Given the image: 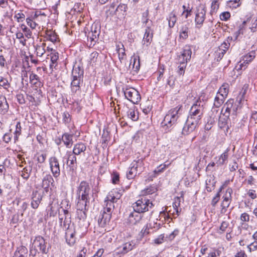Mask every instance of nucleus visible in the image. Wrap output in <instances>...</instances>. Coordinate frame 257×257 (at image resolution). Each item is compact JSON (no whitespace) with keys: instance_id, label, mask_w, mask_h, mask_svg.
<instances>
[{"instance_id":"nucleus-1","label":"nucleus","mask_w":257,"mask_h":257,"mask_svg":"<svg viewBox=\"0 0 257 257\" xmlns=\"http://www.w3.org/2000/svg\"><path fill=\"white\" fill-rule=\"evenodd\" d=\"M201 101L197 100L191 107L189 115L182 130V134L187 135L193 132L200 123L204 108Z\"/></svg>"},{"instance_id":"nucleus-2","label":"nucleus","mask_w":257,"mask_h":257,"mask_svg":"<svg viewBox=\"0 0 257 257\" xmlns=\"http://www.w3.org/2000/svg\"><path fill=\"white\" fill-rule=\"evenodd\" d=\"M181 106H178L170 110L162 122V126L166 132L170 131V128L173 125L179 118V111Z\"/></svg>"},{"instance_id":"nucleus-3","label":"nucleus","mask_w":257,"mask_h":257,"mask_svg":"<svg viewBox=\"0 0 257 257\" xmlns=\"http://www.w3.org/2000/svg\"><path fill=\"white\" fill-rule=\"evenodd\" d=\"M48 252V248L46 247V242L44 238L41 236H36L30 249V255L35 256L37 253L47 254Z\"/></svg>"},{"instance_id":"nucleus-4","label":"nucleus","mask_w":257,"mask_h":257,"mask_svg":"<svg viewBox=\"0 0 257 257\" xmlns=\"http://www.w3.org/2000/svg\"><path fill=\"white\" fill-rule=\"evenodd\" d=\"M154 204L152 202L150 201L146 196L142 197L132 205L134 211L141 214L148 211L149 209L152 208Z\"/></svg>"},{"instance_id":"nucleus-5","label":"nucleus","mask_w":257,"mask_h":257,"mask_svg":"<svg viewBox=\"0 0 257 257\" xmlns=\"http://www.w3.org/2000/svg\"><path fill=\"white\" fill-rule=\"evenodd\" d=\"M90 191V188L88 183L85 181L81 182L77 190L78 202L86 203V204L89 203Z\"/></svg>"},{"instance_id":"nucleus-6","label":"nucleus","mask_w":257,"mask_h":257,"mask_svg":"<svg viewBox=\"0 0 257 257\" xmlns=\"http://www.w3.org/2000/svg\"><path fill=\"white\" fill-rule=\"evenodd\" d=\"M206 7L204 5H200L196 7L195 23L197 28H200L203 25L206 18Z\"/></svg>"},{"instance_id":"nucleus-7","label":"nucleus","mask_w":257,"mask_h":257,"mask_svg":"<svg viewBox=\"0 0 257 257\" xmlns=\"http://www.w3.org/2000/svg\"><path fill=\"white\" fill-rule=\"evenodd\" d=\"M123 92L125 97L134 104L138 103L141 99L139 91L134 88H123Z\"/></svg>"},{"instance_id":"nucleus-8","label":"nucleus","mask_w":257,"mask_h":257,"mask_svg":"<svg viewBox=\"0 0 257 257\" xmlns=\"http://www.w3.org/2000/svg\"><path fill=\"white\" fill-rule=\"evenodd\" d=\"M233 103L234 100L230 99L224 104L223 108H225V113L219 118V124H220L221 122L222 124L220 127H223L226 123L227 119L229 114L231 113Z\"/></svg>"},{"instance_id":"nucleus-9","label":"nucleus","mask_w":257,"mask_h":257,"mask_svg":"<svg viewBox=\"0 0 257 257\" xmlns=\"http://www.w3.org/2000/svg\"><path fill=\"white\" fill-rule=\"evenodd\" d=\"M175 202L173 203V207L174 208V211L171 213V210H169L168 213L167 214L165 211H163L160 212V220L163 217L165 221H168L169 219H172L170 216L169 214H171L174 218H176L175 214L177 216L179 215L178 206H180V198L179 197H176L175 198Z\"/></svg>"},{"instance_id":"nucleus-10","label":"nucleus","mask_w":257,"mask_h":257,"mask_svg":"<svg viewBox=\"0 0 257 257\" xmlns=\"http://www.w3.org/2000/svg\"><path fill=\"white\" fill-rule=\"evenodd\" d=\"M127 221L132 225H141L145 223L143 215L135 211L130 214Z\"/></svg>"},{"instance_id":"nucleus-11","label":"nucleus","mask_w":257,"mask_h":257,"mask_svg":"<svg viewBox=\"0 0 257 257\" xmlns=\"http://www.w3.org/2000/svg\"><path fill=\"white\" fill-rule=\"evenodd\" d=\"M50 167L54 177L60 175V170L58 160L56 157H52L49 159Z\"/></svg>"},{"instance_id":"nucleus-12","label":"nucleus","mask_w":257,"mask_h":257,"mask_svg":"<svg viewBox=\"0 0 257 257\" xmlns=\"http://www.w3.org/2000/svg\"><path fill=\"white\" fill-rule=\"evenodd\" d=\"M75 233L74 226H68L65 232V238L66 242L70 246L73 245L76 242Z\"/></svg>"},{"instance_id":"nucleus-13","label":"nucleus","mask_w":257,"mask_h":257,"mask_svg":"<svg viewBox=\"0 0 257 257\" xmlns=\"http://www.w3.org/2000/svg\"><path fill=\"white\" fill-rule=\"evenodd\" d=\"M87 204L86 203L78 202L77 204V215L78 218L80 220L84 221L86 218V207Z\"/></svg>"},{"instance_id":"nucleus-14","label":"nucleus","mask_w":257,"mask_h":257,"mask_svg":"<svg viewBox=\"0 0 257 257\" xmlns=\"http://www.w3.org/2000/svg\"><path fill=\"white\" fill-rule=\"evenodd\" d=\"M43 195L38 191H33L32 194L31 207L37 209L39 207L42 199Z\"/></svg>"},{"instance_id":"nucleus-15","label":"nucleus","mask_w":257,"mask_h":257,"mask_svg":"<svg viewBox=\"0 0 257 257\" xmlns=\"http://www.w3.org/2000/svg\"><path fill=\"white\" fill-rule=\"evenodd\" d=\"M111 217L110 214L107 213L105 211H102L98 217V223L100 226L104 227V226L108 224Z\"/></svg>"},{"instance_id":"nucleus-16","label":"nucleus","mask_w":257,"mask_h":257,"mask_svg":"<svg viewBox=\"0 0 257 257\" xmlns=\"http://www.w3.org/2000/svg\"><path fill=\"white\" fill-rule=\"evenodd\" d=\"M66 165L69 168L70 170L72 171L76 170L77 168L76 157L71 152H69L68 154Z\"/></svg>"},{"instance_id":"nucleus-17","label":"nucleus","mask_w":257,"mask_h":257,"mask_svg":"<svg viewBox=\"0 0 257 257\" xmlns=\"http://www.w3.org/2000/svg\"><path fill=\"white\" fill-rule=\"evenodd\" d=\"M54 180L50 174L46 175L42 179V187L47 192L50 184L54 186Z\"/></svg>"},{"instance_id":"nucleus-18","label":"nucleus","mask_w":257,"mask_h":257,"mask_svg":"<svg viewBox=\"0 0 257 257\" xmlns=\"http://www.w3.org/2000/svg\"><path fill=\"white\" fill-rule=\"evenodd\" d=\"M153 36V30L151 29V25H149L148 26H146L145 29V33L143 40V45H145L146 42V46H148L152 41Z\"/></svg>"},{"instance_id":"nucleus-19","label":"nucleus","mask_w":257,"mask_h":257,"mask_svg":"<svg viewBox=\"0 0 257 257\" xmlns=\"http://www.w3.org/2000/svg\"><path fill=\"white\" fill-rule=\"evenodd\" d=\"M86 150V146L84 143H78L74 145L72 153L75 156L79 155L81 153H83V155H84Z\"/></svg>"},{"instance_id":"nucleus-20","label":"nucleus","mask_w":257,"mask_h":257,"mask_svg":"<svg viewBox=\"0 0 257 257\" xmlns=\"http://www.w3.org/2000/svg\"><path fill=\"white\" fill-rule=\"evenodd\" d=\"M127 6L125 4H119L113 12V14L116 15L118 18L124 17L126 15Z\"/></svg>"},{"instance_id":"nucleus-21","label":"nucleus","mask_w":257,"mask_h":257,"mask_svg":"<svg viewBox=\"0 0 257 257\" xmlns=\"http://www.w3.org/2000/svg\"><path fill=\"white\" fill-rule=\"evenodd\" d=\"M73 137V134H69L68 133H64L62 136L61 140L65 146L68 148H71L72 146Z\"/></svg>"},{"instance_id":"nucleus-22","label":"nucleus","mask_w":257,"mask_h":257,"mask_svg":"<svg viewBox=\"0 0 257 257\" xmlns=\"http://www.w3.org/2000/svg\"><path fill=\"white\" fill-rule=\"evenodd\" d=\"M9 106L5 96H0V113L4 114L9 110Z\"/></svg>"},{"instance_id":"nucleus-23","label":"nucleus","mask_w":257,"mask_h":257,"mask_svg":"<svg viewBox=\"0 0 257 257\" xmlns=\"http://www.w3.org/2000/svg\"><path fill=\"white\" fill-rule=\"evenodd\" d=\"M134 246V244L133 242H127L123 243L121 246H119L117 248V250H118V252H120L121 253H126L129 251L133 249Z\"/></svg>"},{"instance_id":"nucleus-24","label":"nucleus","mask_w":257,"mask_h":257,"mask_svg":"<svg viewBox=\"0 0 257 257\" xmlns=\"http://www.w3.org/2000/svg\"><path fill=\"white\" fill-rule=\"evenodd\" d=\"M132 166L135 168V169L139 171V173H141L144 171V163L143 158L139 159L137 160H134L131 164Z\"/></svg>"},{"instance_id":"nucleus-25","label":"nucleus","mask_w":257,"mask_h":257,"mask_svg":"<svg viewBox=\"0 0 257 257\" xmlns=\"http://www.w3.org/2000/svg\"><path fill=\"white\" fill-rule=\"evenodd\" d=\"M121 195L117 191H111L106 197L107 201H111L114 204L121 197Z\"/></svg>"},{"instance_id":"nucleus-26","label":"nucleus","mask_w":257,"mask_h":257,"mask_svg":"<svg viewBox=\"0 0 257 257\" xmlns=\"http://www.w3.org/2000/svg\"><path fill=\"white\" fill-rule=\"evenodd\" d=\"M82 81L83 79L72 78L71 87L73 92L76 93L78 90H80V84Z\"/></svg>"},{"instance_id":"nucleus-27","label":"nucleus","mask_w":257,"mask_h":257,"mask_svg":"<svg viewBox=\"0 0 257 257\" xmlns=\"http://www.w3.org/2000/svg\"><path fill=\"white\" fill-rule=\"evenodd\" d=\"M83 69L80 66L74 67L72 71V78H83Z\"/></svg>"},{"instance_id":"nucleus-28","label":"nucleus","mask_w":257,"mask_h":257,"mask_svg":"<svg viewBox=\"0 0 257 257\" xmlns=\"http://www.w3.org/2000/svg\"><path fill=\"white\" fill-rule=\"evenodd\" d=\"M132 65V68L137 71L139 70L140 67V57L135 54L131 57L130 67Z\"/></svg>"},{"instance_id":"nucleus-29","label":"nucleus","mask_w":257,"mask_h":257,"mask_svg":"<svg viewBox=\"0 0 257 257\" xmlns=\"http://www.w3.org/2000/svg\"><path fill=\"white\" fill-rule=\"evenodd\" d=\"M29 165L28 166H26L23 168L21 174V176L23 178L26 180L29 179L32 170L33 163L29 162Z\"/></svg>"},{"instance_id":"nucleus-30","label":"nucleus","mask_w":257,"mask_h":257,"mask_svg":"<svg viewBox=\"0 0 257 257\" xmlns=\"http://www.w3.org/2000/svg\"><path fill=\"white\" fill-rule=\"evenodd\" d=\"M99 35V31L97 30L96 28H95L94 30H93V28H92V30L88 33L87 37L90 40L91 42H94L93 45H94L97 40Z\"/></svg>"},{"instance_id":"nucleus-31","label":"nucleus","mask_w":257,"mask_h":257,"mask_svg":"<svg viewBox=\"0 0 257 257\" xmlns=\"http://www.w3.org/2000/svg\"><path fill=\"white\" fill-rule=\"evenodd\" d=\"M45 38L53 43L56 42L58 39L56 33L51 30H47L46 32Z\"/></svg>"},{"instance_id":"nucleus-32","label":"nucleus","mask_w":257,"mask_h":257,"mask_svg":"<svg viewBox=\"0 0 257 257\" xmlns=\"http://www.w3.org/2000/svg\"><path fill=\"white\" fill-rule=\"evenodd\" d=\"M149 12L148 10H147L142 14V22L146 28V26H148L149 25H150L151 26L152 25V21L149 20Z\"/></svg>"},{"instance_id":"nucleus-33","label":"nucleus","mask_w":257,"mask_h":257,"mask_svg":"<svg viewBox=\"0 0 257 257\" xmlns=\"http://www.w3.org/2000/svg\"><path fill=\"white\" fill-rule=\"evenodd\" d=\"M27 253V248L24 246H21L17 248L14 253V257H24Z\"/></svg>"},{"instance_id":"nucleus-34","label":"nucleus","mask_w":257,"mask_h":257,"mask_svg":"<svg viewBox=\"0 0 257 257\" xmlns=\"http://www.w3.org/2000/svg\"><path fill=\"white\" fill-rule=\"evenodd\" d=\"M177 19V16L174 11H172L169 14L167 18V20L168 21V25L170 28H171L174 27Z\"/></svg>"},{"instance_id":"nucleus-35","label":"nucleus","mask_w":257,"mask_h":257,"mask_svg":"<svg viewBox=\"0 0 257 257\" xmlns=\"http://www.w3.org/2000/svg\"><path fill=\"white\" fill-rule=\"evenodd\" d=\"M46 43H43L40 45H37L35 46L36 55L38 57H42L45 53Z\"/></svg>"},{"instance_id":"nucleus-36","label":"nucleus","mask_w":257,"mask_h":257,"mask_svg":"<svg viewBox=\"0 0 257 257\" xmlns=\"http://www.w3.org/2000/svg\"><path fill=\"white\" fill-rule=\"evenodd\" d=\"M229 91V84L228 83H223L222 86L220 87L218 94L220 95L223 96L226 98L228 95Z\"/></svg>"},{"instance_id":"nucleus-37","label":"nucleus","mask_w":257,"mask_h":257,"mask_svg":"<svg viewBox=\"0 0 257 257\" xmlns=\"http://www.w3.org/2000/svg\"><path fill=\"white\" fill-rule=\"evenodd\" d=\"M255 57L254 52H251L246 55L244 56L243 59V62L241 63L239 65L240 67L238 69H241L244 66V63L248 64Z\"/></svg>"},{"instance_id":"nucleus-38","label":"nucleus","mask_w":257,"mask_h":257,"mask_svg":"<svg viewBox=\"0 0 257 257\" xmlns=\"http://www.w3.org/2000/svg\"><path fill=\"white\" fill-rule=\"evenodd\" d=\"M122 48H119L118 49V58L121 63H124L126 59V56L125 53L124 46L121 44Z\"/></svg>"},{"instance_id":"nucleus-39","label":"nucleus","mask_w":257,"mask_h":257,"mask_svg":"<svg viewBox=\"0 0 257 257\" xmlns=\"http://www.w3.org/2000/svg\"><path fill=\"white\" fill-rule=\"evenodd\" d=\"M191 54L192 51L191 48L189 46H186L180 56L184 57L186 60H190Z\"/></svg>"},{"instance_id":"nucleus-40","label":"nucleus","mask_w":257,"mask_h":257,"mask_svg":"<svg viewBox=\"0 0 257 257\" xmlns=\"http://www.w3.org/2000/svg\"><path fill=\"white\" fill-rule=\"evenodd\" d=\"M0 86L3 87L8 92H10L9 88L11 87V84L7 78L1 77Z\"/></svg>"},{"instance_id":"nucleus-41","label":"nucleus","mask_w":257,"mask_h":257,"mask_svg":"<svg viewBox=\"0 0 257 257\" xmlns=\"http://www.w3.org/2000/svg\"><path fill=\"white\" fill-rule=\"evenodd\" d=\"M137 174H140L139 173V171L137 170L135 168L132 166V165H130L129 171L126 173V177L128 179H133L137 175Z\"/></svg>"},{"instance_id":"nucleus-42","label":"nucleus","mask_w":257,"mask_h":257,"mask_svg":"<svg viewBox=\"0 0 257 257\" xmlns=\"http://www.w3.org/2000/svg\"><path fill=\"white\" fill-rule=\"evenodd\" d=\"M30 83L35 85L36 87H38L40 85V79L38 76L35 74L32 73L30 75Z\"/></svg>"},{"instance_id":"nucleus-43","label":"nucleus","mask_w":257,"mask_h":257,"mask_svg":"<svg viewBox=\"0 0 257 257\" xmlns=\"http://www.w3.org/2000/svg\"><path fill=\"white\" fill-rule=\"evenodd\" d=\"M228 158V155L226 152L222 153L218 158L216 162L217 166L223 165Z\"/></svg>"},{"instance_id":"nucleus-44","label":"nucleus","mask_w":257,"mask_h":257,"mask_svg":"<svg viewBox=\"0 0 257 257\" xmlns=\"http://www.w3.org/2000/svg\"><path fill=\"white\" fill-rule=\"evenodd\" d=\"M224 99L225 97L217 93L214 99V105L216 107H220L223 103Z\"/></svg>"},{"instance_id":"nucleus-45","label":"nucleus","mask_w":257,"mask_h":257,"mask_svg":"<svg viewBox=\"0 0 257 257\" xmlns=\"http://www.w3.org/2000/svg\"><path fill=\"white\" fill-rule=\"evenodd\" d=\"M49 207H50V210L49 211V213L50 216H55L57 213V211L59 209L58 205L57 204H51Z\"/></svg>"},{"instance_id":"nucleus-46","label":"nucleus","mask_w":257,"mask_h":257,"mask_svg":"<svg viewBox=\"0 0 257 257\" xmlns=\"http://www.w3.org/2000/svg\"><path fill=\"white\" fill-rule=\"evenodd\" d=\"M241 102V99L240 98V99H237L236 101H235V102L233 103V107H232V112H231V113L233 115H236L237 112V110L239 109H240V108L241 107V106L240 105V103Z\"/></svg>"},{"instance_id":"nucleus-47","label":"nucleus","mask_w":257,"mask_h":257,"mask_svg":"<svg viewBox=\"0 0 257 257\" xmlns=\"http://www.w3.org/2000/svg\"><path fill=\"white\" fill-rule=\"evenodd\" d=\"M62 121L65 125H68L70 123L71 121V115L68 111H65L62 113Z\"/></svg>"},{"instance_id":"nucleus-48","label":"nucleus","mask_w":257,"mask_h":257,"mask_svg":"<svg viewBox=\"0 0 257 257\" xmlns=\"http://www.w3.org/2000/svg\"><path fill=\"white\" fill-rule=\"evenodd\" d=\"M219 4L218 3V0L213 1L211 4L210 15H213L214 14L216 13L219 9Z\"/></svg>"},{"instance_id":"nucleus-49","label":"nucleus","mask_w":257,"mask_h":257,"mask_svg":"<svg viewBox=\"0 0 257 257\" xmlns=\"http://www.w3.org/2000/svg\"><path fill=\"white\" fill-rule=\"evenodd\" d=\"M189 29L187 26L182 27L180 32V37L183 39H186L188 37Z\"/></svg>"},{"instance_id":"nucleus-50","label":"nucleus","mask_w":257,"mask_h":257,"mask_svg":"<svg viewBox=\"0 0 257 257\" xmlns=\"http://www.w3.org/2000/svg\"><path fill=\"white\" fill-rule=\"evenodd\" d=\"M127 115L128 118H130L133 121H136L139 118L138 115L136 114L135 110L133 109H130L127 111Z\"/></svg>"},{"instance_id":"nucleus-51","label":"nucleus","mask_w":257,"mask_h":257,"mask_svg":"<svg viewBox=\"0 0 257 257\" xmlns=\"http://www.w3.org/2000/svg\"><path fill=\"white\" fill-rule=\"evenodd\" d=\"M232 189L230 188H228L223 196V201H231V194L232 193Z\"/></svg>"},{"instance_id":"nucleus-52","label":"nucleus","mask_w":257,"mask_h":257,"mask_svg":"<svg viewBox=\"0 0 257 257\" xmlns=\"http://www.w3.org/2000/svg\"><path fill=\"white\" fill-rule=\"evenodd\" d=\"M21 123L18 122L16 126V130L15 132L14 140L15 141L18 139V137L21 135Z\"/></svg>"},{"instance_id":"nucleus-53","label":"nucleus","mask_w":257,"mask_h":257,"mask_svg":"<svg viewBox=\"0 0 257 257\" xmlns=\"http://www.w3.org/2000/svg\"><path fill=\"white\" fill-rule=\"evenodd\" d=\"M71 204L68 199H63L61 202L60 208L62 209H70Z\"/></svg>"},{"instance_id":"nucleus-54","label":"nucleus","mask_w":257,"mask_h":257,"mask_svg":"<svg viewBox=\"0 0 257 257\" xmlns=\"http://www.w3.org/2000/svg\"><path fill=\"white\" fill-rule=\"evenodd\" d=\"M225 53V50H221V49L219 48L218 51L215 52V59H216V60L217 61H220L222 59Z\"/></svg>"},{"instance_id":"nucleus-55","label":"nucleus","mask_w":257,"mask_h":257,"mask_svg":"<svg viewBox=\"0 0 257 257\" xmlns=\"http://www.w3.org/2000/svg\"><path fill=\"white\" fill-rule=\"evenodd\" d=\"M240 0H230L228 2V5L230 7L236 8L240 5Z\"/></svg>"},{"instance_id":"nucleus-56","label":"nucleus","mask_w":257,"mask_h":257,"mask_svg":"<svg viewBox=\"0 0 257 257\" xmlns=\"http://www.w3.org/2000/svg\"><path fill=\"white\" fill-rule=\"evenodd\" d=\"M230 17V14L228 12L222 13L220 15V19L221 21H227Z\"/></svg>"},{"instance_id":"nucleus-57","label":"nucleus","mask_w":257,"mask_h":257,"mask_svg":"<svg viewBox=\"0 0 257 257\" xmlns=\"http://www.w3.org/2000/svg\"><path fill=\"white\" fill-rule=\"evenodd\" d=\"M70 223H71V219L64 218V220L63 222H62V225H61V226L64 228H65L66 230L67 229L68 226L69 227L74 226L73 224L72 225H70Z\"/></svg>"},{"instance_id":"nucleus-58","label":"nucleus","mask_w":257,"mask_h":257,"mask_svg":"<svg viewBox=\"0 0 257 257\" xmlns=\"http://www.w3.org/2000/svg\"><path fill=\"white\" fill-rule=\"evenodd\" d=\"M221 188L220 189L219 191L216 194L215 197H213L211 201V205L214 207L217 202L219 201L220 199V191H221Z\"/></svg>"},{"instance_id":"nucleus-59","label":"nucleus","mask_w":257,"mask_h":257,"mask_svg":"<svg viewBox=\"0 0 257 257\" xmlns=\"http://www.w3.org/2000/svg\"><path fill=\"white\" fill-rule=\"evenodd\" d=\"M112 183L114 184H118L119 181V176L117 173H113L112 175Z\"/></svg>"},{"instance_id":"nucleus-60","label":"nucleus","mask_w":257,"mask_h":257,"mask_svg":"<svg viewBox=\"0 0 257 257\" xmlns=\"http://www.w3.org/2000/svg\"><path fill=\"white\" fill-rule=\"evenodd\" d=\"M22 29L23 31L25 32V35L27 38H31L32 36V32L31 30L28 28L26 26H22Z\"/></svg>"},{"instance_id":"nucleus-61","label":"nucleus","mask_w":257,"mask_h":257,"mask_svg":"<svg viewBox=\"0 0 257 257\" xmlns=\"http://www.w3.org/2000/svg\"><path fill=\"white\" fill-rule=\"evenodd\" d=\"M166 168V165L161 164L159 167H158L156 170H155L154 172L156 174H159L163 172Z\"/></svg>"},{"instance_id":"nucleus-62","label":"nucleus","mask_w":257,"mask_h":257,"mask_svg":"<svg viewBox=\"0 0 257 257\" xmlns=\"http://www.w3.org/2000/svg\"><path fill=\"white\" fill-rule=\"evenodd\" d=\"M82 10L81 5L80 3H76L74 5L72 11H73L74 12L80 13Z\"/></svg>"},{"instance_id":"nucleus-63","label":"nucleus","mask_w":257,"mask_h":257,"mask_svg":"<svg viewBox=\"0 0 257 257\" xmlns=\"http://www.w3.org/2000/svg\"><path fill=\"white\" fill-rule=\"evenodd\" d=\"M16 97H17V101L20 103V104H24L25 103V98H24V96L23 94H21V93H19V94H18L17 95H16Z\"/></svg>"},{"instance_id":"nucleus-64","label":"nucleus","mask_w":257,"mask_h":257,"mask_svg":"<svg viewBox=\"0 0 257 257\" xmlns=\"http://www.w3.org/2000/svg\"><path fill=\"white\" fill-rule=\"evenodd\" d=\"M98 53L97 52H93L90 54V61L91 63H94L96 62Z\"/></svg>"}]
</instances>
